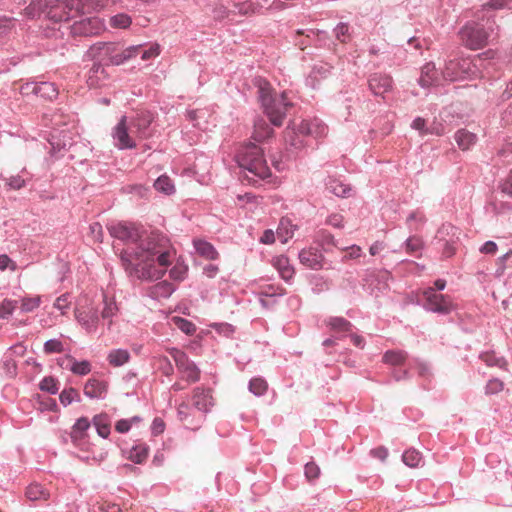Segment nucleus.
I'll use <instances>...</instances> for the list:
<instances>
[{
    "label": "nucleus",
    "mask_w": 512,
    "mask_h": 512,
    "mask_svg": "<svg viewBox=\"0 0 512 512\" xmlns=\"http://www.w3.org/2000/svg\"><path fill=\"white\" fill-rule=\"evenodd\" d=\"M235 158L238 166L252 175V177L249 175L246 177L255 183L271 177V170L264 158L263 150L255 143L249 142L242 146Z\"/></svg>",
    "instance_id": "nucleus-4"
},
{
    "label": "nucleus",
    "mask_w": 512,
    "mask_h": 512,
    "mask_svg": "<svg viewBox=\"0 0 512 512\" xmlns=\"http://www.w3.org/2000/svg\"><path fill=\"white\" fill-rule=\"evenodd\" d=\"M104 307L101 311V318L107 321V328L110 329L112 326V318L118 313V306L114 298H108L104 295L103 298Z\"/></svg>",
    "instance_id": "nucleus-35"
},
{
    "label": "nucleus",
    "mask_w": 512,
    "mask_h": 512,
    "mask_svg": "<svg viewBox=\"0 0 512 512\" xmlns=\"http://www.w3.org/2000/svg\"><path fill=\"white\" fill-rule=\"evenodd\" d=\"M504 389V383L499 378H491L485 386L486 395H496Z\"/></svg>",
    "instance_id": "nucleus-62"
},
{
    "label": "nucleus",
    "mask_w": 512,
    "mask_h": 512,
    "mask_svg": "<svg viewBox=\"0 0 512 512\" xmlns=\"http://www.w3.org/2000/svg\"><path fill=\"white\" fill-rule=\"evenodd\" d=\"M326 324L331 330L339 333L350 332L353 327L350 321H348L344 317L337 316L329 317L326 320Z\"/></svg>",
    "instance_id": "nucleus-40"
},
{
    "label": "nucleus",
    "mask_w": 512,
    "mask_h": 512,
    "mask_svg": "<svg viewBox=\"0 0 512 512\" xmlns=\"http://www.w3.org/2000/svg\"><path fill=\"white\" fill-rule=\"evenodd\" d=\"M423 297L422 308L431 313L448 315L454 310L450 296L438 294L434 288L427 287L421 292Z\"/></svg>",
    "instance_id": "nucleus-7"
},
{
    "label": "nucleus",
    "mask_w": 512,
    "mask_h": 512,
    "mask_svg": "<svg viewBox=\"0 0 512 512\" xmlns=\"http://www.w3.org/2000/svg\"><path fill=\"white\" fill-rule=\"evenodd\" d=\"M59 400L64 407H67L73 402H81V396L77 389L69 387L60 392Z\"/></svg>",
    "instance_id": "nucleus-48"
},
{
    "label": "nucleus",
    "mask_w": 512,
    "mask_h": 512,
    "mask_svg": "<svg viewBox=\"0 0 512 512\" xmlns=\"http://www.w3.org/2000/svg\"><path fill=\"white\" fill-rule=\"evenodd\" d=\"M35 401L41 411H58V404L55 399L50 397H43L39 394L36 395Z\"/></svg>",
    "instance_id": "nucleus-56"
},
{
    "label": "nucleus",
    "mask_w": 512,
    "mask_h": 512,
    "mask_svg": "<svg viewBox=\"0 0 512 512\" xmlns=\"http://www.w3.org/2000/svg\"><path fill=\"white\" fill-rule=\"evenodd\" d=\"M41 304V298L39 296L36 297H26L21 300V312L29 313L37 309Z\"/></svg>",
    "instance_id": "nucleus-61"
},
{
    "label": "nucleus",
    "mask_w": 512,
    "mask_h": 512,
    "mask_svg": "<svg viewBox=\"0 0 512 512\" xmlns=\"http://www.w3.org/2000/svg\"><path fill=\"white\" fill-rule=\"evenodd\" d=\"M69 27L73 35L92 36L101 31L102 23L97 17H86L75 21Z\"/></svg>",
    "instance_id": "nucleus-14"
},
{
    "label": "nucleus",
    "mask_w": 512,
    "mask_h": 512,
    "mask_svg": "<svg viewBox=\"0 0 512 512\" xmlns=\"http://www.w3.org/2000/svg\"><path fill=\"white\" fill-rule=\"evenodd\" d=\"M46 17L49 18L54 23L67 22L72 17L70 12L63 11L62 8L57 6L49 7L45 12Z\"/></svg>",
    "instance_id": "nucleus-45"
},
{
    "label": "nucleus",
    "mask_w": 512,
    "mask_h": 512,
    "mask_svg": "<svg viewBox=\"0 0 512 512\" xmlns=\"http://www.w3.org/2000/svg\"><path fill=\"white\" fill-rule=\"evenodd\" d=\"M482 58L476 57H456L445 62L442 75L445 80L465 81L474 80L481 76Z\"/></svg>",
    "instance_id": "nucleus-5"
},
{
    "label": "nucleus",
    "mask_w": 512,
    "mask_h": 512,
    "mask_svg": "<svg viewBox=\"0 0 512 512\" xmlns=\"http://www.w3.org/2000/svg\"><path fill=\"white\" fill-rule=\"evenodd\" d=\"M454 139L461 150L467 151L476 144L478 138L476 134L466 129H459L456 131Z\"/></svg>",
    "instance_id": "nucleus-29"
},
{
    "label": "nucleus",
    "mask_w": 512,
    "mask_h": 512,
    "mask_svg": "<svg viewBox=\"0 0 512 512\" xmlns=\"http://www.w3.org/2000/svg\"><path fill=\"white\" fill-rule=\"evenodd\" d=\"M445 133H446V129H445L444 124L442 122L438 121L436 118L427 127V135L442 136Z\"/></svg>",
    "instance_id": "nucleus-64"
},
{
    "label": "nucleus",
    "mask_w": 512,
    "mask_h": 512,
    "mask_svg": "<svg viewBox=\"0 0 512 512\" xmlns=\"http://www.w3.org/2000/svg\"><path fill=\"white\" fill-rule=\"evenodd\" d=\"M168 352L173 358L178 371L185 374V379L189 383L199 381L200 369L192 360L189 359L188 355L184 351L173 347L170 348Z\"/></svg>",
    "instance_id": "nucleus-9"
},
{
    "label": "nucleus",
    "mask_w": 512,
    "mask_h": 512,
    "mask_svg": "<svg viewBox=\"0 0 512 512\" xmlns=\"http://www.w3.org/2000/svg\"><path fill=\"white\" fill-rule=\"evenodd\" d=\"M275 266L279 272L280 277L285 282H289L293 278L295 272L293 267L289 264L287 257L281 256L277 258Z\"/></svg>",
    "instance_id": "nucleus-41"
},
{
    "label": "nucleus",
    "mask_w": 512,
    "mask_h": 512,
    "mask_svg": "<svg viewBox=\"0 0 512 512\" xmlns=\"http://www.w3.org/2000/svg\"><path fill=\"white\" fill-rule=\"evenodd\" d=\"M50 144V154L53 157H59L62 155V152L72 145L71 139L67 137H63L60 139L57 135V131L51 134V138L49 139Z\"/></svg>",
    "instance_id": "nucleus-30"
},
{
    "label": "nucleus",
    "mask_w": 512,
    "mask_h": 512,
    "mask_svg": "<svg viewBox=\"0 0 512 512\" xmlns=\"http://www.w3.org/2000/svg\"><path fill=\"white\" fill-rule=\"evenodd\" d=\"M172 321L180 331L188 336L194 335L197 330L196 325L186 318L176 316L172 318Z\"/></svg>",
    "instance_id": "nucleus-51"
},
{
    "label": "nucleus",
    "mask_w": 512,
    "mask_h": 512,
    "mask_svg": "<svg viewBox=\"0 0 512 512\" xmlns=\"http://www.w3.org/2000/svg\"><path fill=\"white\" fill-rule=\"evenodd\" d=\"M131 23L132 19L126 13H118L110 18V25L113 28L126 29Z\"/></svg>",
    "instance_id": "nucleus-58"
},
{
    "label": "nucleus",
    "mask_w": 512,
    "mask_h": 512,
    "mask_svg": "<svg viewBox=\"0 0 512 512\" xmlns=\"http://www.w3.org/2000/svg\"><path fill=\"white\" fill-rule=\"evenodd\" d=\"M140 46H129L123 50L118 48V51L115 52L111 60L109 61V65L119 66L124 64L128 60L134 58L136 56V52L139 50Z\"/></svg>",
    "instance_id": "nucleus-33"
},
{
    "label": "nucleus",
    "mask_w": 512,
    "mask_h": 512,
    "mask_svg": "<svg viewBox=\"0 0 512 512\" xmlns=\"http://www.w3.org/2000/svg\"><path fill=\"white\" fill-rule=\"evenodd\" d=\"M298 258L301 264L310 269L319 270L323 267L324 256L316 247L302 249L298 254Z\"/></svg>",
    "instance_id": "nucleus-17"
},
{
    "label": "nucleus",
    "mask_w": 512,
    "mask_h": 512,
    "mask_svg": "<svg viewBox=\"0 0 512 512\" xmlns=\"http://www.w3.org/2000/svg\"><path fill=\"white\" fill-rule=\"evenodd\" d=\"M113 138L115 141V146L120 150L132 149L136 146L135 142L128 134L125 124V117H123L121 121L115 126L113 131Z\"/></svg>",
    "instance_id": "nucleus-20"
},
{
    "label": "nucleus",
    "mask_w": 512,
    "mask_h": 512,
    "mask_svg": "<svg viewBox=\"0 0 512 512\" xmlns=\"http://www.w3.org/2000/svg\"><path fill=\"white\" fill-rule=\"evenodd\" d=\"M47 9L48 0H29V3L25 8V11L29 17L35 18L45 13Z\"/></svg>",
    "instance_id": "nucleus-44"
},
{
    "label": "nucleus",
    "mask_w": 512,
    "mask_h": 512,
    "mask_svg": "<svg viewBox=\"0 0 512 512\" xmlns=\"http://www.w3.org/2000/svg\"><path fill=\"white\" fill-rule=\"evenodd\" d=\"M296 229L297 226L292 224L288 218H282L277 229V236L282 243H286L288 239L293 237Z\"/></svg>",
    "instance_id": "nucleus-39"
},
{
    "label": "nucleus",
    "mask_w": 512,
    "mask_h": 512,
    "mask_svg": "<svg viewBox=\"0 0 512 512\" xmlns=\"http://www.w3.org/2000/svg\"><path fill=\"white\" fill-rule=\"evenodd\" d=\"M285 295V289L281 286L267 285L262 287L257 293L259 303L263 308H273L278 299Z\"/></svg>",
    "instance_id": "nucleus-15"
},
{
    "label": "nucleus",
    "mask_w": 512,
    "mask_h": 512,
    "mask_svg": "<svg viewBox=\"0 0 512 512\" xmlns=\"http://www.w3.org/2000/svg\"><path fill=\"white\" fill-rule=\"evenodd\" d=\"M43 351L47 355L53 353H62L64 352V345L59 339L52 338L44 343Z\"/></svg>",
    "instance_id": "nucleus-60"
},
{
    "label": "nucleus",
    "mask_w": 512,
    "mask_h": 512,
    "mask_svg": "<svg viewBox=\"0 0 512 512\" xmlns=\"http://www.w3.org/2000/svg\"><path fill=\"white\" fill-rule=\"evenodd\" d=\"M104 66L106 65L102 62L98 60H93V64L89 68L86 75V83L90 88H98L105 83L108 75L105 71Z\"/></svg>",
    "instance_id": "nucleus-18"
},
{
    "label": "nucleus",
    "mask_w": 512,
    "mask_h": 512,
    "mask_svg": "<svg viewBox=\"0 0 512 512\" xmlns=\"http://www.w3.org/2000/svg\"><path fill=\"white\" fill-rule=\"evenodd\" d=\"M326 132V125L318 118L304 119L297 128L288 126L284 132L287 159H296L302 150L312 145V138H320Z\"/></svg>",
    "instance_id": "nucleus-2"
},
{
    "label": "nucleus",
    "mask_w": 512,
    "mask_h": 512,
    "mask_svg": "<svg viewBox=\"0 0 512 512\" xmlns=\"http://www.w3.org/2000/svg\"><path fill=\"white\" fill-rule=\"evenodd\" d=\"M403 246L405 247V251L409 254H421L424 242L418 236H410L404 241Z\"/></svg>",
    "instance_id": "nucleus-53"
},
{
    "label": "nucleus",
    "mask_w": 512,
    "mask_h": 512,
    "mask_svg": "<svg viewBox=\"0 0 512 512\" xmlns=\"http://www.w3.org/2000/svg\"><path fill=\"white\" fill-rule=\"evenodd\" d=\"M332 69L333 66L325 62L315 64L306 78V84L316 88L321 80L330 76Z\"/></svg>",
    "instance_id": "nucleus-21"
},
{
    "label": "nucleus",
    "mask_w": 512,
    "mask_h": 512,
    "mask_svg": "<svg viewBox=\"0 0 512 512\" xmlns=\"http://www.w3.org/2000/svg\"><path fill=\"white\" fill-rule=\"evenodd\" d=\"M63 361H69V370L79 376H85L91 372V363L88 360L78 361L71 355H66Z\"/></svg>",
    "instance_id": "nucleus-34"
},
{
    "label": "nucleus",
    "mask_w": 512,
    "mask_h": 512,
    "mask_svg": "<svg viewBox=\"0 0 512 512\" xmlns=\"http://www.w3.org/2000/svg\"><path fill=\"white\" fill-rule=\"evenodd\" d=\"M188 272V266L182 261H177L175 265L170 269L169 275L175 281H183Z\"/></svg>",
    "instance_id": "nucleus-57"
},
{
    "label": "nucleus",
    "mask_w": 512,
    "mask_h": 512,
    "mask_svg": "<svg viewBox=\"0 0 512 512\" xmlns=\"http://www.w3.org/2000/svg\"><path fill=\"white\" fill-rule=\"evenodd\" d=\"M267 388V382L262 377H254L248 384L249 391L257 397L263 396L266 393Z\"/></svg>",
    "instance_id": "nucleus-49"
},
{
    "label": "nucleus",
    "mask_w": 512,
    "mask_h": 512,
    "mask_svg": "<svg viewBox=\"0 0 512 512\" xmlns=\"http://www.w3.org/2000/svg\"><path fill=\"white\" fill-rule=\"evenodd\" d=\"M402 461L406 466L414 468L421 463L422 455L416 449H407L402 454Z\"/></svg>",
    "instance_id": "nucleus-52"
},
{
    "label": "nucleus",
    "mask_w": 512,
    "mask_h": 512,
    "mask_svg": "<svg viewBox=\"0 0 512 512\" xmlns=\"http://www.w3.org/2000/svg\"><path fill=\"white\" fill-rule=\"evenodd\" d=\"M154 188L165 195H171L175 192L174 183L167 175L159 176L154 182Z\"/></svg>",
    "instance_id": "nucleus-46"
},
{
    "label": "nucleus",
    "mask_w": 512,
    "mask_h": 512,
    "mask_svg": "<svg viewBox=\"0 0 512 512\" xmlns=\"http://www.w3.org/2000/svg\"><path fill=\"white\" fill-rule=\"evenodd\" d=\"M119 47V44L115 42H97L89 47L84 57L90 60H98L108 66L109 61Z\"/></svg>",
    "instance_id": "nucleus-11"
},
{
    "label": "nucleus",
    "mask_w": 512,
    "mask_h": 512,
    "mask_svg": "<svg viewBox=\"0 0 512 512\" xmlns=\"http://www.w3.org/2000/svg\"><path fill=\"white\" fill-rule=\"evenodd\" d=\"M193 246L198 255L206 258L207 260H216L219 258V253L216 248L206 240L194 239Z\"/></svg>",
    "instance_id": "nucleus-26"
},
{
    "label": "nucleus",
    "mask_w": 512,
    "mask_h": 512,
    "mask_svg": "<svg viewBox=\"0 0 512 512\" xmlns=\"http://www.w3.org/2000/svg\"><path fill=\"white\" fill-rule=\"evenodd\" d=\"M193 406L204 413L209 412L212 406V395L210 389L196 387L192 395Z\"/></svg>",
    "instance_id": "nucleus-22"
},
{
    "label": "nucleus",
    "mask_w": 512,
    "mask_h": 512,
    "mask_svg": "<svg viewBox=\"0 0 512 512\" xmlns=\"http://www.w3.org/2000/svg\"><path fill=\"white\" fill-rule=\"evenodd\" d=\"M107 230L111 237L124 243H136L141 237L140 227L132 222H111L107 224Z\"/></svg>",
    "instance_id": "nucleus-8"
},
{
    "label": "nucleus",
    "mask_w": 512,
    "mask_h": 512,
    "mask_svg": "<svg viewBox=\"0 0 512 512\" xmlns=\"http://www.w3.org/2000/svg\"><path fill=\"white\" fill-rule=\"evenodd\" d=\"M152 121L153 116L149 112H141L132 120L130 128L141 138H147L150 135L149 127Z\"/></svg>",
    "instance_id": "nucleus-23"
},
{
    "label": "nucleus",
    "mask_w": 512,
    "mask_h": 512,
    "mask_svg": "<svg viewBox=\"0 0 512 512\" xmlns=\"http://www.w3.org/2000/svg\"><path fill=\"white\" fill-rule=\"evenodd\" d=\"M406 352L397 350H388L383 355V362L389 365L397 366L404 363Z\"/></svg>",
    "instance_id": "nucleus-50"
},
{
    "label": "nucleus",
    "mask_w": 512,
    "mask_h": 512,
    "mask_svg": "<svg viewBox=\"0 0 512 512\" xmlns=\"http://www.w3.org/2000/svg\"><path fill=\"white\" fill-rule=\"evenodd\" d=\"M176 290V286L167 280L160 281L149 290V296L153 299L169 298Z\"/></svg>",
    "instance_id": "nucleus-27"
},
{
    "label": "nucleus",
    "mask_w": 512,
    "mask_h": 512,
    "mask_svg": "<svg viewBox=\"0 0 512 512\" xmlns=\"http://www.w3.org/2000/svg\"><path fill=\"white\" fill-rule=\"evenodd\" d=\"M494 23L489 19L486 23L469 21L459 31L463 44L471 50H479L486 46L493 34Z\"/></svg>",
    "instance_id": "nucleus-6"
},
{
    "label": "nucleus",
    "mask_w": 512,
    "mask_h": 512,
    "mask_svg": "<svg viewBox=\"0 0 512 512\" xmlns=\"http://www.w3.org/2000/svg\"><path fill=\"white\" fill-rule=\"evenodd\" d=\"M368 88L375 97L385 98V94L389 93L393 89L394 81L393 78L386 73L374 72L369 74Z\"/></svg>",
    "instance_id": "nucleus-12"
},
{
    "label": "nucleus",
    "mask_w": 512,
    "mask_h": 512,
    "mask_svg": "<svg viewBox=\"0 0 512 512\" xmlns=\"http://www.w3.org/2000/svg\"><path fill=\"white\" fill-rule=\"evenodd\" d=\"M25 494L31 501L46 500L49 497L47 490L38 483L29 485Z\"/></svg>",
    "instance_id": "nucleus-47"
},
{
    "label": "nucleus",
    "mask_w": 512,
    "mask_h": 512,
    "mask_svg": "<svg viewBox=\"0 0 512 512\" xmlns=\"http://www.w3.org/2000/svg\"><path fill=\"white\" fill-rule=\"evenodd\" d=\"M131 359L130 352L127 349H112L107 355L108 363L113 367H121Z\"/></svg>",
    "instance_id": "nucleus-32"
},
{
    "label": "nucleus",
    "mask_w": 512,
    "mask_h": 512,
    "mask_svg": "<svg viewBox=\"0 0 512 512\" xmlns=\"http://www.w3.org/2000/svg\"><path fill=\"white\" fill-rule=\"evenodd\" d=\"M91 423L94 425L97 434L101 438H108L111 432V418L108 414L101 413L95 415Z\"/></svg>",
    "instance_id": "nucleus-28"
},
{
    "label": "nucleus",
    "mask_w": 512,
    "mask_h": 512,
    "mask_svg": "<svg viewBox=\"0 0 512 512\" xmlns=\"http://www.w3.org/2000/svg\"><path fill=\"white\" fill-rule=\"evenodd\" d=\"M136 247L130 252L122 250L120 260L129 277L141 281H155L161 279L164 270L156 268L155 263L167 268L172 263L175 251L167 236L160 232L152 231L145 237L141 234L135 243Z\"/></svg>",
    "instance_id": "nucleus-1"
},
{
    "label": "nucleus",
    "mask_w": 512,
    "mask_h": 512,
    "mask_svg": "<svg viewBox=\"0 0 512 512\" xmlns=\"http://www.w3.org/2000/svg\"><path fill=\"white\" fill-rule=\"evenodd\" d=\"M326 189L337 197H349L352 188L349 184L342 182L336 178H330L326 183Z\"/></svg>",
    "instance_id": "nucleus-31"
},
{
    "label": "nucleus",
    "mask_w": 512,
    "mask_h": 512,
    "mask_svg": "<svg viewBox=\"0 0 512 512\" xmlns=\"http://www.w3.org/2000/svg\"><path fill=\"white\" fill-rule=\"evenodd\" d=\"M148 453L149 446L144 442H139L129 450L128 458L136 464H142L147 459Z\"/></svg>",
    "instance_id": "nucleus-36"
},
{
    "label": "nucleus",
    "mask_w": 512,
    "mask_h": 512,
    "mask_svg": "<svg viewBox=\"0 0 512 512\" xmlns=\"http://www.w3.org/2000/svg\"><path fill=\"white\" fill-rule=\"evenodd\" d=\"M18 307V301L12 299H4L0 303V319H8L15 309Z\"/></svg>",
    "instance_id": "nucleus-59"
},
{
    "label": "nucleus",
    "mask_w": 512,
    "mask_h": 512,
    "mask_svg": "<svg viewBox=\"0 0 512 512\" xmlns=\"http://www.w3.org/2000/svg\"><path fill=\"white\" fill-rule=\"evenodd\" d=\"M158 369L166 377L174 374V367L167 356H160L158 358Z\"/></svg>",
    "instance_id": "nucleus-63"
},
{
    "label": "nucleus",
    "mask_w": 512,
    "mask_h": 512,
    "mask_svg": "<svg viewBox=\"0 0 512 512\" xmlns=\"http://www.w3.org/2000/svg\"><path fill=\"white\" fill-rule=\"evenodd\" d=\"M479 358L490 367H498L502 370L507 369V361L504 357L498 356L494 351H485L479 355Z\"/></svg>",
    "instance_id": "nucleus-37"
},
{
    "label": "nucleus",
    "mask_w": 512,
    "mask_h": 512,
    "mask_svg": "<svg viewBox=\"0 0 512 512\" xmlns=\"http://www.w3.org/2000/svg\"><path fill=\"white\" fill-rule=\"evenodd\" d=\"M23 95H35L47 101H53L58 97L59 90L53 82L30 81L21 86Z\"/></svg>",
    "instance_id": "nucleus-10"
},
{
    "label": "nucleus",
    "mask_w": 512,
    "mask_h": 512,
    "mask_svg": "<svg viewBox=\"0 0 512 512\" xmlns=\"http://www.w3.org/2000/svg\"><path fill=\"white\" fill-rule=\"evenodd\" d=\"M139 50L136 52V55H140L142 60H150L157 57L160 54V46L157 43L151 44L149 47H145L142 44H139Z\"/></svg>",
    "instance_id": "nucleus-54"
},
{
    "label": "nucleus",
    "mask_w": 512,
    "mask_h": 512,
    "mask_svg": "<svg viewBox=\"0 0 512 512\" xmlns=\"http://www.w3.org/2000/svg\"><path fill=\"white\" fill-rule=\"evenodd\" d=\"M227 17L230 15H248L255 13L260 7L251 0H220Z\"/></svg>",
    "instance_id": "nucleus-13"
},
{
    "label": "nucleus",
    "mask_w": 512,
    "mask_h": 512,
    "mask_svg": "<svg viewBox=\"0 0 512 512\" xmlns=\"http://www.w3.org/2000/svg\"><path fill=\"white\" fill-rule=\"evenodd\" d=\"M437 71L434 63H427L422 67L419 85L423 88L429 87L436 81Z\"/></svg>",
    "instance_id": "nucleus-38"
},
{
    "label": "nucleus",
    "mask_w": 512,
    "mask_h": 512,
    "mask_svg": "<svg viewBox=\"0 0 512 512\" xmlns=\"http://www.w3.org/2000/svg\"><path fill=\"white\" fill-rule=\"evenodd\" d=\"M91 426V422L87 417H80L71 427L69 434L72 443L78 446L87 437V431Z\"/></svg>",
    "instance_id": "nucleus-24"
},
{
    "label": "nucleus",
    "mask_w": 512,
    "mask_h": 512,
    "mask_svg": "<svg viewBox=\"0 0 512 512\" xmlns=\"http://www.w3.org/2000/svg\"><path fill=\"white\" fill-rule=\"evenodd\" d=\"M75 317L78 323L88 332H96L100 321V316L96 308L77 309Z\"/></svg>",
    "instance_id": "nucleus-16"
},
{
    "label": "nucleus",
    "mask_w": 512,
    "mask_h": 512,
    "mask_svg": "<svg viewBox=\"0 0 512 512\" xmlns=\"http://www.w3.org/2000/svg\"><path fill=\"white\" fill-rule=\"evenodd\" d=\"M314 241L325 251H328L330 247L336 246V240L334 236L329 231L324 229L316 232Z\"/></svg>",
    "instance_id": "nucleus-43"
},
{
    "label": "nucleus",
    "mask_w": 512,
    "mask_h": 512,
    "mask_svg": "<svg viewBox=\"0 0 512 512\" xmlns=\"http://www.w3.org/2000/svg\"><path fill=\"white\" fill-rule=\"evenodd\" d=\"M256 83L258 99L264 114L271 125L281 126L288 110L293 106L288 93L285 91L280 94L274 93L270 83L263 78L257 79Z\"/></svg>",
    "instance_id": "nucleus-3"
},
{
    "label": "nucleus",
    "mask_w": 512,
    "mask_h": 512,
    "mask_svg": "<svg viewBox=\"0 0 512 512\" xmlns=\"http://www.w3.org/2000/svg\"><path fill=\"white\" fill-rule=\"evenodd\" d=\"M39 389L49 393L50 395H55L59 390V382L52 376H46L40 381Z\"/></svg>",
    "instance_id": "nucleus-55"
},
{
    "label": "nucleus",
    "mask_w": 512,
    "mask_h": 512,
    "mask_svg": "<svg viewBox=\"0 0 512 512\" xmlns=\"http://www.w3.org/2000/svg\"><path fill=\"white\" fill-rule=\"evenodd\" d=\"M273 135V128L270 124L262 117H257L254 120V129L252 133V138L255 142L261 143Z\"/></svg>",
    "instance_id": "nucleus-25"
},
{
    "label": "nucleus",
    "mask_w": 512,
    "mask_h": 512,
    "mask_svg": "<svg viewBox=\"0 0 512 512\" xmlns=\"http://www.w3.org/2000/svg\"><path fill=\"white\" fill-rule=\"evenodd\" d=\"M406 223L411 232H417L426 223V217L420 210L412 211L407 216Z\"/></svg>",
    "instance_id": "nucleus-42"
},
{
    "label": "nucleus",
    "mask_w": 512,
    "mask_h": 512,
    "mask_svg": "<svg viewBox=\"0 0 512 512\" xmlns=\"http://www.w3.org/2000/svg\"><path fill=\"white\" fill-rule=\"evenodd\" d=\"M108 393L106 380L91 378L84 385V395L90 399H105Z\"/></svg>",
    "instance_id": "nucleus-19"
}]
</instances>
